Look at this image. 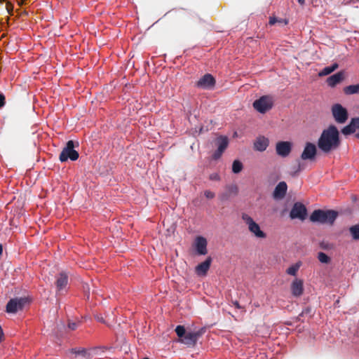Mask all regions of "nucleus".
<instances>
[{
	"label": "nucleus",
	"instance_id": "1",
	"mask_svg": "<svg viewBox=\"0 0 359 359\" xmlns=\"http://www.w3.org/2000/svg\"><path fill=\"white\" fill-rule=\"evenodd\" d=\"M340 144L339 132L334 125H330L323 130L317 142L318 149L325 154L336 150Z\"/></svg>",
	"mask_w": 359,
	"mask_h": 359
},
{
	"label": "nucleus",
	"instance_id": "2",
	"mask_svg": "<svg viewBox=\"0 0 359 359\" xmlns=\"http://www.w3.org/2000/svg\"><path fill=\"white\" fill-rule=\"evenodd\" d=\"M205 328H201L196 332L187 331L184 325H179L175 327V333L179 337V341L189 346H194L198 338L205 332Z\"/></svg>",
	"mask_w": 359,
	"mask_h": 359
},
{
	"label": "nucleus",
	"instance_id": "3",
	"mask_svg": "<svg viewBox=\"0 0 359 359\" xmlns=\"http://www.w3.org/2000/svg\"><path fill=\"white\" fill-rule=\"evenodd\" d=\"M339 215L334 210L316 209L310 215L309 219L313 223L332 225Z\"/></svg>",
	"mask_w": 359,
	"mask_h": 359
},
{
	"label": "nucleus",
	"instance_id": "4",
	"mask_svg": "<svg viewBox=\"0 0 359 359\" xmlns=\"http://www.w3.org/2000/svg\"><path fill=\"white\" fill-rule=\"evenodd\" d=\"M79 147V143L73 140H69L60 154V161L65 162L68 160L76 161L79 158V154L74 149Z\"/></svg>",
	"mask_w": 359,
	"mask_h": 359
},
{
	"label": "nucleus",
	"instance_id": "5",
	"mask_svg": "<svg viewBox=\"0 0 359 359\" xmlns=\"http://www.w3.org/2000/svg\"><path fill=\"white\" fill-rule=\"evenodd\" d=\"M253 107L259 113L265 114L273 106V99L271 95H262L255 100L252 104Z\"/></svg>",
	"mask_w": 359,
	"mask_h": 359
},
{
	"label": "nucleus",
	"instance_id": "6",
	"mask_svg": "<svg viewBox=\"0 0 359 359\" xmlns=\"http://www.w3.org/2000/svg\"><path fill=\"white\" fill-rule=\"evenodd\" d=\"M242 219L248 225V230L257 238H265L266 234L261 229L259 225L248 214L243 213Z\"/></svg>",
	"mask_w": 359,
	"mask_h": 359
},
{
	"label": "nucleus",
	"instance_id": "7",
	"mask_svg": "<svg viewBox=\"0 0 359 359\" xmlns=\"http://www.w3.org/2000/svg\"><path fill=\"white\" fill-rule=\"evenodd\" d=\"M331 111L334 121L339 124L345 123L348 118V110L341 104L336 103L332 106Z\"/></svg>",
	"mask_w": 359,
	"mask_h": 359
},
{
	"label": "nucleus",
	"instance_id": "8",
	"mask_svg": "<svg viewBox=\"0 0 359 359\" xmlns=\"http://www.w3.org/2000/svg\"><path fill=\"white\" fill-rule=\"evenodd\" d=\"M27 303L28 299L27 297L11 299L6 304V311L8 313H15L18 311L22 310Z\"/></svg>",
	"mask_w": 359,
	"mask_h": 359
},
{
	"label": "nucleus",
	"instance_id": "9",
	"mask_svg": "<svg viewBox=\"0 0 359 359\" xmlns=\"http://www.w3.org/2000/svg\"><path fill=\"white\" fill-rule=\"evenodd\" d=\"M308 211L306 206L300 202L294 203L289 214L291 219H299L302 221L306 219Z\"/></svg>",
	"mask_w": 359,
	"mask_h": 359
},
{
	"label": "nucleus",
	"instance_id": "10",
	"mask_svg": "<svg viewBox=\"0 0 359 359\" xmlns=\"http://www.w3.org/2000/svg\"><path fill=\"white\" fill-rule=\"evenodd\" d=\"M317 152V147L314 143L306 142L301 154V158L304 161H314Z\"/></svg>",
	"mask_w": 359,
	"mask_h": 359
},
{
	"label": "nucleus",
	"instance_id": "11",
	"mask_svg": "<svg viewBox=\"0 0 359 359\" xmlns=\"http://www.w3.org/2000/svg\"><path fill=\"white\" fill-rule=\"evenodd\" d=\"M217 149L213 153L212 157L214 160H218L226 150L229 145V139L226 136H219L216 140Z\"/></svg>",
	"mask_w": 359,
	"mask_h": 359
},
{
	"label": "nucleus",
	"instance_id": "12",
	"mask_svg": "<svg viewBox=\"0 0 359 359\" xmlns=\"http://www.w3.org/2000/svg\"><path fill=\"white\" fill-rule=\"evenodd\" d=\"M292 144L289 141H279L276 144V154L283 157L285 158L289 156L292 151Z\"/></svg>",
	"mask_w": 359,
	"mask_h": 359
},
{
	"label": "nucleus",
	"instance_id": "13",
	"mask_svg": "<svg viewBox=\"0 0 359 359\" xmlns=\"http://www.w3.org/2000/svg\"><path fill=\"white\" fill-rule=\"evenodd\" d=\"M215 84V79L210 74H205L196 83L198 88L202 89H211Z\"/></svg>",
	"mask_w": 359,
	"mask_h": 359
},
{
	"label": "nucleus",
	"instance_id": "14",
	"mask_svg": "<svg viewBox=\"0 0 359 359\" xmlns=\"http://www.w3.org/2000/svg\"><path fill=\"white\" fill-rule=\"evenodd\" d=\"M238 188L236 184L227 185L225 187V191L219 194V199L221 201L224 202L229 201L231 197L236 196L238 194Z\"/></svg>",
	"mask_w": 359,
	"mask_h": 359
},
{
	"label": "nucleus",
	"instance_id": "15",
	"mask_svg": "<svg viewBox=\"0 0 359 359\" xmlns=\"http://www.w3.org/2000/svg\"><path fill=\"white\" fill-rule=\"evenodd\" d=\"M207 244L208 242L205 238L201 236H197L194 242L196 253L199 255H205L208 253Z\"/></svg>",
	"mask_w": 359,
	"mask_h": 359
},
{
	"label": "nucleus",
	"instance_id": "16",
	"mask_svg": "<svg viewBox=\"0 0 359 359\" xmlns=\"http://www.w3.org/2000/svg\"><path fill=\"white\" fill-rule=\"evenodd\" d=\"M212 258L208 257L205 261L198 264L195 268V272L198 276H204L207 274L212 264Z\"/></svg>",
	"mask_w": 359,
	"mask_h": 359
},
{
	"label": "nucleus",
	"instance_id": "17",
	"mask_svg": "<svg viewBox=\"0 0 359 359\" xmlns=\"http://www.w3.org/2000/svg\"><path fill=\"white\" fill-rule=\"evenodd\" d=\"M345 78L344 71H339L327 79V83L329 86L333 88L340 83Z\"/></svg>",
	"mask_w": 359,
	"mask_h": 359
},
{
	"label": "nucleus",
	"instance_id": "18",
	"mask_svg": "<svg viewBox=\"0 0 359 359\" xmlns=\"http://www.w3.org/2000/svg\"><path fill=\"white\" fill-rule=\"evenodd\" d=\"M287 190V185L285 182L282 181L280 182L276 187H275L273 192V196L276 199H281L283 198Z\"/></svg>",
	"mask_w": 359,
	"mask_h": 359
},
{
	"label": "nucleus",
	"instance_id": "19",
	"mask_svg": "<svg viewBox=\"0 0 359 359\" xmlns=\"http://www.w3.org/2000/svg\"><path fill=\"white\" fill-rule=\"evenodd\" d=\"M291 292L294 297L301 296L304 292L303 281L302 280L295 279L291 284Z\"/></svg>",
	"mask_w": 359,
	"mask_h": 359
},
{
	"label": "nucleus",
	"instance_id": "20",
	"mask_svg": "<svg viewBox=\"0 0 359 359\" xmlns=\"http://www.w3.org/2000/svg\"><path fill=\"white\" fill-rule=\"evenodd\" d=\"M269 144V139L261 136L256 139L254 142L255 149L259 151H264L266 149Z\"/></svg>",
	"mask_w": 359,
	"mask_h": 359
},
{
	"label": "nucleus",
	"instance_id": "21",
	"mask_svg": "<svg viewBox=\"0 0 359 359\" xmlns=\"http://www.w3.org/2000/svg\"><path fill=\"white\" fill-rule=\"evenodd\" d=\"M68 276L66 273L61 272L59 273L56 280V287L57 291L61 292L67 285Z\"/></svg>",
	"mask_w": 359,
	"mask_h": 359
},
{
	"label": "nucleus",
	"instance_id": "22",
	"mask_svg": "<svg viewBox=\"0 0 359 359\" xmlns=\"http://www.w3.org/2000/svg\"><path fill=\"white\" fill-rule=\"evenodd\" d=\"M338 67V63L333 62L331 65L325 67L322 70H320L318 73V76L320 77L327 76L337 69Z\"/></svg>",
	"mask_w": 359,
	"mask_h": 359
},
{
	"label": "nucleus",
	"instance_id": "23",
	"mask_svg": "<svg viewBox=\"0 0 359 359\" xmlns=\"http://www.w3.org/2000/svg\"><path fill=\"white\" fill-rule=\"evenodd\" d=\"M348 231H349L353 240H354V241L359 240V223L351 226L348 228Z\"/></svg>",
	"mask_w": 359,
	"mask_h": 359
},
{
	"label": "nucleus",
	"instance_id": "24",
	"mask_svg": "<svg viewBox=\"0 0 359 359\" xmlns=\"http://www.w3.org/2000/svg\"><path fill=\"white\" fill-rule=\"evenodd\" d=\"M344 92L346 95H353L359 93V83L349 85L344 88Z\"/></svg>",
	"mask_w": 359,
	"mask_h": 359
},
{
	"label": "nucleus",
	"instance_id": "25",
	"mask_svg": "<svg viewBox=\"0 0 359 359\" xmlns=\"http://www.w3.org/2000/svg\"><path fill=\"white\" fill-rule=\"evenodd\" d=\"M243 168V165L241 161L238 159H236L233 161L232 163V172L234 174H238L240 173Z\"/></svg>",
	"mask_w": 359,
	"mask_h": 359
},
{
	"label": "nucleus",
	"instance_id": "26",
	"mask_svg": "<svg viewBox=\"0 0 359 359\" xmlns=\"http://www.w3.org/2000/svg\"><path fill=\"white\" fill-rule=\"evenodd\" d=\"M355 131V128L353 126V124L352 123L351 121L350 123L344 126L341 129V133L344 135H349L353 134Z\"/></svg>",
	"mask_w": 359,
	"mask_h": 359
},
{
	"label": "nucleus",
	"instance_id": "27",
	"mask_svg": "<svg viewBox=\"0 0 359 359\" xmlns=\"http://www.w3.org/2000/svg\"><path fill=\"white\" fill-rule=\"evenodd\" d=\"M300 262L295 263L287 268L286 272L290 276H296L299 269L300 268Z\"/></svg>",
	"mask_w": 359,
	"mask_h": 359
},
{
	"label": "nucleus",
	"instance_id": "28",
	"mask_svg": "<svg viewBox=\"0 0 359 359\" xmlns=\"http://www.w3.org/2000/svg\"><path fill=\"white\" fill-rule=\"evenodd\" d=\"M70 352L74 354L75 357L81 356L83 358H87V356H88V353L86 352V351L84 348H79V349L72 348L70 350Z\"/></svg>",
	"mask_w": 359,
	"mask_h": 359
},
{
	"label": "nucleus",
	"instance_id": "29",
	"mask_svg": "<svg viewBox=\"0 0 359 359\" xmlns=\"http://www.w3.org/2000/svg\"><path fill=\"white\" fill-rule=\"evenodd\" d=\"M318 259L323 264H329L331 261L330 257L323 252L318 253Z\"/></svg>",
	"mask_w": 359,
	"mask_h": 359
},
{
	"label": "nucleus",
	"instance_id": "30",
	"mask_svg": "<svg viewBox=\"0 0 359 359\" xmlns=\"http://www.w3.org/2000/svg\"><path fill=\"white\" fill-rule=\"evenodd\" d=\"M313 315V312L312 309L310 306H307L302 310L300 313V316H309L310 318Z\"/></svg>",
	"mask_w": 359,
	"mask_h": 359
},
{
	"label": "nucleus",
	"instance_id": "31",
	"mask_svg": "<svg viewBox=\"0 0 359 359\" xmlns=\"http://www.w3.org/2000/svg\"><path fill=\"white\" fill-rule=\"evenodd\" d=\"M278 180V176L276 172H273L269 176V182L271 184H274Z\"/></svg>",
	"mask_w": 359,
	"mask_h": 359
},
{
	"label": "nucleus",
	"instance_id": "32",
	"mask_svg": "<svg viewBox=\"0 0 359 359\" xmlns=\"http://www.w3.org/2000/svg\"><path fill=\"white\" fill-rule=\"evenodd\" d=\"M321 248L324 250H330L332 248V245L329 243L322 242L320 244Z\"/></svg>",
	"mask_w": 359,
	"mask_h": 359
},
{
	"label": "nucleus",
	"instance_id": "33",
	"mask_svg": "<svg viewBox=\"0 0 359 359\" xmlns=\"http://www.w3.org/2000/svg\"><path fill=\"white\" fill-rule=\"evenodd\" d=\"M79 323L75 322H71L69 321L67 325L68 329L71 330H74L78 327Z\"/></svg>",
	"mask_w": 359,
	"mask_h": 359
},
{
	"label": "nucleus",
	"instance_id": "34",
	"mask_svg": "<svg viewBox=\"0 0 359 359\" xmlns=\"http://www.w3.org/2000/svg\"><path fill=\"white\" fill-rule=\"evenodd\" d=\"M351 122L353 124L355 130L359 129V117H355L351 118Z\"/></svg>",
	"mask_w": 359,
	"mask_h": 359
},
{
	"label": "nucleus",
	"instance_id": "35",
	"mask_svg": "<svg viewBox=\"0 0 359 359\" xmlns=\"http://www.w3.org/2000/svg\"><path fill=\"white\" fill-rule=\"evenodd\" d=\"M209 178L212 181H219L220 180V177H219V174L217 172L212 173L210 175Z\"/></svg>",
	"mask_w": 359,
	"mask_h": 359
},
{
	"label": "nucleus",
	"instance_id": "36",
	"mask_svg": "<svg viewBox=\"0 0 359 359\" xmlns=\"http://www.w3.org/2000/svg\"><path fill=\"white\" fill-rule=\"evenodd\" d=\"M204 195L207 198H210V199L213 198L215 196V193H213L212 191H211L210 190L205 191Z\"/></svg>",
	"mask_w": 359,
	"mask_h": 359
},
{
	"label": "nucleus",
	"instance_id": "37",
	"mask_svg": "<svg viewBox=\"0 0 359 359\" xmlns=\"http://www.w3.org/2000/svg\"><path fill=\"white\" fill-rule=\"evenodd\" d=\"M6 104L5 95L3 93H0V109L2 108Z\"/></svg>",
	"mask_w": 359,
	"mask_h": 359
},
{
	"label": "nucleus",
	"instance_id": "38",
	"mask_svg": "<svg viewBox=\"0 0 359 359\" xmlns=\"http://www.w3.org/2000/svg\"><path fill=\"white\" fill-rule=\"evenodd\" d=\"M6 9H7L8 12L10 14H12L13 11V5L10 4H8L6 5Z\"/></svg>",
	"mask_w": 359,
	"mask_h": 359
},
{
	"label": "nucleus",
	"instance_id": "39",
	"mask_svg": "<svg viewBox=\"0 0 359 359\" xmlns=\"http://www.w3.org/2000/svg\"><path fill=\"white\" fill-rule=\"evenodd\" d=\"M277 22V18L275 17H271L269 19V24L273 25Z\"/></svg>",
	"mask_w": 359,
	"mask_h": 359
},
{
	"label": "nucleus",
	"instance_id": "40",
	"mask_svg": "<svg viewBox=\"0 0 359 359\" xmlns=\"http://www.w3.org/2000/svg\"><path fill=\"white\" fill-rule=\"evenodd\" d=\"M96 318H97V320L98 321H100V322H101V323H105L104 320L103 319V318H102V316H97L96 317Z\"/></svg>",
	"mask_w": 359,
	"mask_h": 359
},
{
	"label": "nucleus",
	"instance_id": "41",
	"mask_svg": "<svg viewBox=\"0 0 359 359\" xmlns=\"http://www.w3.org/2000/svg\"><path fill=\"white\" fill-rule=\"evenodd\" d=\"M19 5H23L26 4L27 0H17Z\"/></svg>",
	"mask_w": 359,
	"mask_h": 359
},
{
	"label": "nucleus",
	"instance_id": "42",
	"mask_svg": "<svg viewBox=\"0 0 359 359\" xmlns=\"http://www.w3.org/2000/svg\"><path fill=\"white\" fill-rule=\"evenodd\" d=\"M4 336V332L1 327L0 326V341L2 340Z\"/></svg>",
	"mask_w": 359,
	"mask_h": 359
},
{
	"label": "nucleus",
	"instance_id": "43",
	"mask_svg": "<svg viewBox=\"0 0 359 359\" xmlns=\"http://www.w3.org/2000/svg\"><path fill=\"white\" fill-rule=\"evenodd\" d=\"M302 317H303V316H300V313H299V316L296 318V320H297V321H303V320H302Z\"/></svg>",
	"mask_w": 359,
	"mask_h": 359
},
{
	"label": "nucleus",
	"instance_id": "44",
	"mask_svg": "<svg viewBox=\"0 0 359 359\" xmlns=\"http://www.w3.org/2000/svg\"><path fill=\"white\" fill-rule=\"evenodd\" d=\"M3 253V246L0 244V255H1Z\"/></svg>",
	"mask_w": 359,
	"mask_h": 359
},
{
	"label": "nucleus",
	"instance_id": "45",
	"mask_svg": "<svg viewBox=\"0 0 359 359\" xmlns=\"http://www.w3.org/2000/svg\"><path fill=\"white\" fill-rule=\"evenodd\" d=\"M233 304L237 308H240V305L238 302H235Z\"/></svg>",
	"mask_w": 359,
	"mask_h": 359
},
{
	"label": "nucleus",
	"instance_id": "46",
	"mask_svg": "<svg viewBox=\"0 0 359 359\" xmlns=\"http://www.w3.org/2000/svg\"><path fill=\"white\" fill-rule=\"evenodd\" d=\"M304 1L305 0H298V2L301 4V5H303L304 4Z\"/></svg>",
	"mask_w": 359,
	"mask_h": 359
},
{
	"label": "nucleus",
	"instance_id": "47",
	"mask_svg": "<svg viewBox=\"0 0 359 359\" xmlns=\"http://www.w3.org/2000/svg\"><path fill=\"white\" fill-rule=\"evenodd\" d=\"M356 137L359 139V133L355 135Z\"/></svg>",
	"mask_w": 359,
	"mask_h": 359
}]
</instances>
